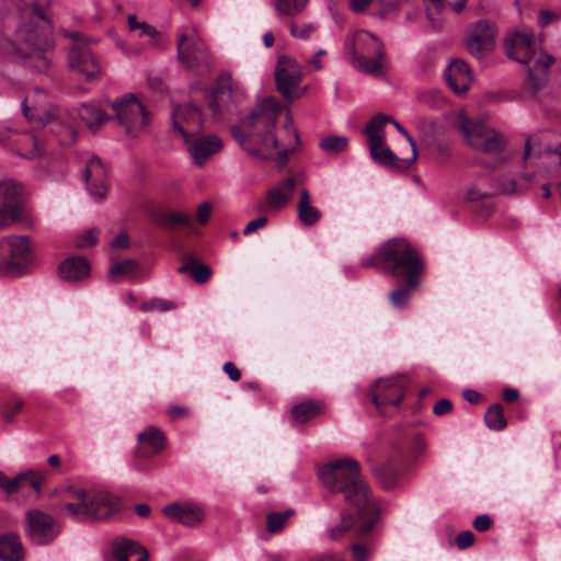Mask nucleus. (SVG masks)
Here are the masks:
<instances>
[{
	"label": "nucleus",
	"instance_id": "72a5a7b5",
	"mask_svg": "<svg viewBox=\"0 0 561 561\" xmlns=\"http://www.w3.org/2000/svg\"><path fill=\"white\" fill-rule=\"evenodd\" d=\"M138 440L141 445L149 448L147 455H153L164 448L165 437L159 428L149 426L138 434Z\"/></svg>",
	"mask_w": 561,
	"mask_h": 561
},
{
	"label": "nucleus",
	"instance_id": "c85d7f7f",
	"mask_svg": "<svg viewBox=\"0 0 561 561\" xmlns=\"http://www.w3.org/2000/svg\"><path fill=\"white\" fill-rule=\"evenodd\" d=\"M297 216L300 224L306 227L314 226L322 217L321 210L313 206L310 193L307 188L300 191L297 204Z\"/></svg>",
	"mask_w": 561,
	"mask_h": 561
},
{
	"label": "nucleus",
	"instance_id": "864d4df0",
	"mask_svg": "<svg viewBox=\"0 0 561 561\" xmlns=\"http://www.w3.org/2000/svg\"><path fill=\"white\" fill-rule=\"evenodd\" d=\"M474 542V536L470 530H463L456 537L457 547L461 550L471 547Z\"/></svg>",
	"mask_w": 561,
	"mask_h": 561
},
{
	"label": "nucleus",
	"instance_id": "49530a36",
	"mask_svg": "<svg viewBox=\"0 0 561 561\" xmlns=\"http://www.w3.org/2000/svg\"><path fill=\"white\" fill-rule=\"evenodd\" d=\"M294 514L293 510H287L285 512H276V513H270L266 517V528L268 533L275 534L280 531L286 522Z\"/></svg>",
	"mask_w": 561,
	"mask_h": 561
},
{
	"label": "nucleus",
	"instance_id": "0e129e2a",
	"mask_svg": "<svg viewBox=\"0 0 561 561\" xmlns=\"http://www.w3.org/2000/svg\"><path fill=\"white\" fill-rule=\"evenodd\" d=\"M112 245L115 248H123V249L128 248V245H129L128 236L126 233H121V234L116 236L112 241Z\"/></svg>",
	"mask_w": 561,
	"mask_h": 561
},
{
	"label": "nucleus",
	"instance_id": "3c124183",
	"mask_svg": "<svg viewBox=\"0 0 561 561\" xmlns=\"http://www.w3.org/2000/svg\"><path fill=\"white\" fill-rule=\"evenodd\" d=\"M390 119L387 121V123H391L394 128L401 134L403 135L409 145L411 146V149H412V157L409 159V160H405V165H410L412 162L415 161L416 159V154H417V151H416V144H415V140L413 139V137L407 131V129L399 123L397 122L396 119H393L391 116H389Z\"/></svg>",
	"mask_w": 561,
	"mask_h": 561
},
{
	"label": "nucleus",
	"instance_id": "0eeeda50",
	"mask_svg": "<svg viewBox=\"0 0 561 561\" xmlns=\"http://www.w3.org/2000/svg\"><path fill=\"white\" fill-rule=\"evenodd\" d=\"M24 116L47 127L61 146H71L77 140V130L71 113L58 107L43 108L34 104L30 96L22 102Z\"/></svg>",
	"mask_w": 561,
	"mask_h": 561
},
{
	"label": "nucleus",
	"instance_id": "de8ad7c7",
	"mask_svg": "<svg viewBox=\"0 0 561 561\" xmlns=\"http://www.w3.org/2000/svg\"><path fill=\"white\" fill-rule=\"evenodd\" d=\"M140 309L142 311H156L157 310V311L165 312V311L175 309V304L172 301L165 300V299L153 298V299L145 302L140 307Z\"/></svg>",
	"mask_w": 561,
	"mask_h": 561
},
{
	"label": "nucleus",
	"instance_id": "a211bd4d",
	"mask_svg": "<svg viewBox=\"0 0 561 561\" xmlns=\"http://www.w3.org/2000/svg\"><path fill=\"white\" fill-rule=\"evenodd\" d=\"M373 403L385 414L388 407H398L404 396L403 380L398 377L378 379L370 389Z\"/></svg>",
	"mask_w": 561,
	"mask_h": 561
},
{
	"label": "nucleus",
	"instance_id": "bb28decb",
	"mask_svg": "<svg viewBox=\"0 0 561 561\" xmlns=\"http://www.w3.org/2000/svg\"><path fill=\"white\" fill-rule=\"evenodd\" d=\"M90 274V265L82 256H71L58 266V275L65 282H79Z\"/></svg>",
	"mask_w": 561,
	"mask_h": 561
},
{
	"label": "nucleus",
	"instance_id": "7c9ffc66",
	"mask_svg": "<svg viewBox=\"0 0 561 561\" xmlns=\"http://www.w3.org/2000/svg\"><path fill=\"white\" fill-rule=\"evenodd\" d=\"M24 554L23 545L16 535L0 536V561H22Z\"/></svg>",
	"mask_w": 561,
	"mask_h": 561
},
{
	"label": "nucleus",
	"instance_id": "f704fd0d",
	"mask_svg": "<svg viewBox=\"0 0 561 561\" xmlns=\"http://www.w3.org/2000/svg\"><path fill=\"white\" fill-rule=\"evenodd\" d=\"M322 412V404L314 401H304L291 409V417L298 424L307 423Z\"/></svg>",
	"mask_w": 561,
	"mask_h": 561
},
{
	"label": "nucleus",
	"instance_id": "c9c22d12",
	"mask_svg": "<svg viewBox=\"0 0 561 561\" xmlns=\"http://www.w3.org/2000/svg\"><path fill=\"white\" fill-rule=\"evenodd\" d=\"M376 474L383 489L393 490L400 486L403 471L390 463H386L376 470Z\"/></svg>",
	"mask_w": 561,
	"mask_h": 561
},
{
	"label": "nucleus",
	"instance_id": "4c0bfd02",
	"mask_svg": "<svg viewBox=\"0 0 561 561\" xmlns=\"http://www.w3.org/2000/svg\"><path fill=\"white\" fill-rule=\"evenodd\" d=\"M542 153H547V154L558 153V156H559L558 162H559V164H561V149L558 150L557 148L541 144L540 139L536 136L530 137L526 140L525 151H524L525 159H529L534 154L540 156Z\"/></svg>",
	"mask_w": 561,
	"mask_h": 561
},
{
	"label": "nucleus",
	"instance_id": "f257e3e1",
	"mask_svg": "<svg viewBox=\"0 0 561 561\" xmlns=\"http://www.w3.org/2000/svg\"><path fill=\"white\" fill-rule=\"evenodd\" d=\"M318 477L325 488L343 493L348 508L357 514L360 522L358 535L370 533L378 520V507L359 473L358 463L351 458L334 460L320 467Z\"/></svg>",
	"mask_w": 561,
	"mask_h": 561
},
{
	"label": "nucleus",
	"instance_id": "7ed1b4c3",
	"mask_svg": "<svg viewBox=\"0 0 561 561\" xmlns=\"http://www.w3.org/2000/svg\"><path fill=\"white\" fill-rule=\"evenodd\" d=\"M374 260H379L387 271L404 280L405 286L392 291L389 298L394 308L405 307L411 293L419 285V277L423 268L415 249L404 239H392L380 248Z\"/></svg>",
	"mask_w": 561,
	"mask_h": 561
},
{
	"label": "nucleus",
	"instance_id": "a18cd8bd",
	"mask_svg": "<svg viewBox=\"0 0 561 561\" xmlns=\"http://www.w3.org/2000/svg\"><path fill=\"white\" fill-rule=\"evenodd\" d=\"M137 268V262L134 260H124L115 262L111 265L108 271V278L116 282L122 276L131 275Z\"/></svg>",
	"mask_w": 561,
	"mask_h": 561
},
{
	"label": "nucleus",
	"instance_id": "5fc2aeb1",
	"mask_svg": "<svg viewBox=\"0 0 561 561\" xmlns=\"http://www.w3.org/2000/svg\"><path fill=\"white\" fill-rule=\"evenodd\" d=\"M211 204L208 202L202 203L196 211V219L201 225H206L211 215Z\"/></svg>",
	"mask_w": 561,
	"mask_h": 561
},
{
	"label": "nucleus",
	"instance_id": "69168bd1",
	"mask_svg": "<svg viewBox=\"0 0 561 561\" xmlns=\"http://www.w3.org/2000/svg\"><path fill=\"white\" fill-rule=\"evenodd\" d=\"M10 479L2 471H0V490L7 495L10 496Z\"/></svg>",
	"mask_w": 561,
	"mask_h": 561
},
{
	"label": "nucleus",
	"instance_id": "37998d69",
	"mask_svg": "<svg viewBox=\"0 0 561 561\" xmlns=\"http://www.w3.org/2000/svg\"><path fill=\"white\" fill-rule=\"evenodd\" d=\"M485 425L492 431H501L506 426L503 408L500 404L490 407L484 415Z\"/></svg>",
	"mask_w": 561,
	"mask_h": 561
},
{
	"label": "nucleus",
	"instance_id": "a19ab883",
	"mask_svg": "<svg viewBox=\"0 0 561 561\" xmlns=\"http://www.w3.org/2000/svg\"><path fill=\"white\" fill-rule=\"evenodd\" d=\"M354 525L355 520L353 516L350 513L344 512L337 524L328 527L327 536L331 540H336L343 537L351 528L354 527Z\"/></svg>",
	"mask_w": 561,
	"mask_h": 561
},
{
	"label": "nucleus",
	"instance_id": "13d9d810",
	"mask_svg": "<svg viewBox=\"0 0 561 561\" xmlns=\"http://www.w3.org/2000/svg\"><path fill=\"white\" fill-rule=\"evenodd\" d=\"M453 410L451 401L448 399L439 400L433 408V413L437 416L445 415Z\"/></svg>",
	"mask_w": 561,
	"mask_h": 561
},
{
	"label": "nucleus",
	"instance_id": "ea45409f",
	"mask_svg": "<svg viewBox=\"0 0 561 561\" xmlns=\"http://www.w3.org/2000/svg\"><path fill=\"white\" fill-rule=\"evenodd\" d=\"M275 9L282 16H295L304 11L308 0H274Z\"/></svg>",
	"mask_w": 561,
	"mask_h": 561
},
{
	"label": "nucleus",
	"instance_id": "603ef678",
	"mask_svg": "<svg viewBox=\"0 0 561 561\" xmlns=\"http://www.w3.org/2000/svg\"><path fill=\"white\" fill-rule=\"evenodd\" d=\"M353 561H366L371 549L363 543H354L351 547Z\"/></svg>",
	"mask_w": 561,
	"mask_h": 561
},
{
	"label": "nucleus",
	"instance_id": "423d86ee",
	"mask_svg": "<svg viewBox=\"0 0 561 561\" xmlns=\"http://www.w3.org/2000/svg\"><path fill=\"white\" fill-rule=\"evenodd\" d=\"M352 65L359 71L380 77L385 72L387 55L383 43L374 34L359 30L347 39Z\"/></svg>",
	"mask_w": 561,
	"mask_h": 561
},
{
	"label": "nucleus",
	"instance_id": "6e6d98bb",
	"mask_svg": "<svg viewBox=\"0 0 561 561\" xmlns=\"http://www.w3.org/2000/svg\"><path fill=\"white\" fill-rule=\"evenodd\" d=\"M98 242V230L91 229L87 231L80 239L78 245L80 248L92 247Z\"/></svg>",
	"mask_w": 561,
	"mask_h": 561
},
{
	"label": "nucleus",
	"instance_id": "2eb2a0df",
	"mask_svg": "<svg viewBox=\"0 0 561 561\" xmlns=\"http://www.w3.org/2000/svg\"><path fill=\"white\" fill-rule=\"evenodd\" d=\"M176 50L179 60L190 68L207 61L208 58L206 44L195 25H188L179 31Z\"/></svg>",
	"mask_w": 561,
	"mask_h": 561
},
{
	"label": "nucleus",
	"instance_id": "39448f33",
	"mask_svg": "<svg viewBox=\"0 0 561 561\" xmlns=\"http://www.w3.org/2000/svg\"><path fill=\"white\" fill-rule=\"evenodd\" d=\"M66 510L79 520L106 519L119 510V500L105 491L69 489L65 493Z\"/></svg>",
	"mask_w": 561,
	"mask_h": 561
},
{
	"label": "nucleus",
	"instance_id": "c03bdc74",
	"mask_svg": "<svg viewBox=\"0 0 561 561\" xmlns=\"http://www.w3.org/2000/svg\"><path fill=\"white\" fill-rule=\"evenodd\" d=\"M178 271L181 274L190 272L194 280L198 284L207 282L211 274L209 266L195 262L183 264Z\"/></svg>",
	"mask_w": 561,
	"mask_h": 561
},
{
	"label": "nucleus",
	"instance_id": "4468645a",
	"mask_svg": "<svg viewBox=\"0 0 561 561\" xmlns=\"http://www.w3.org/2000/svg\"><path fill=\"white\" fill-rule=\"evenodd\" d=\"M302 68L297 60L289 56H279L275 67L277 91L284 100L293 102L299 99L305 90L299 89L302 79Z\"/></svg>",
	"mask_w": 561,
	"mask_h": 561
},
{
	"label": "nucleus",
	"instance_id": "5701e85b",
	"mask_svg": "<svg viewBox=\"0 0 561 561\" xmlns=\"http://www.w3.org/2000/svg\"><path fill=\"white\" fill-rule=\"evenodd\" d=\"M183 142L186 145L193 162L198 167H203L224 146L217 135H202V133Z\"/></svg>",
	"mask_w": 561,
	"mask_h": 561
},
{
	"label": "nucleus",
	"instance_id": "774afa93",
	"mask_svg": "<svg viewBox=\"0 0 561 561\" xmlns=\"http://www.w3.org/2000/svg\"><path fill=\"white\" fill-rule=\"evenodd\" d=\"M519 397V392L518 390L516 389H513V388H506L504 391H503V398L505 401L507 402H513L515 400H517Z\"/></svg>",
	"mask_w": 561,
	"mask_h": 561
},
{
	"label": "nucleus",
	"instance_id": "f8f14e48",
	"mask_svg": "<svg viewBox=\"0 0 561 561\" xmlns=\"http://www.w3.org/2000/svg\"><path fill=\"white\" fill-rule=\"evenodd\" d=\"M32 261L27 237L10 236L0 241V273L16 274Z\"/></svg>",
	"mask_w": 561,
	"mask_h": 561
},
{
	"label": "nucleus",
	"instance_id": "9b49d317",
	"mask_svg": "<svg viewBox=\"0 0 561 561\" xmlns=\"http://www.w3.org/2000/svg\"><path fill=\"white\" fill-rule=\"evenodd\" d=\"M389 119V115L378 114L365 128L370 158L379 165L399 169L400 164H403V168H408L404 162L407 159H399L386 144L383 127Z\"/></svg>",
	"mask_w": 561,
	"mask_h": 561
},
{
	"label": "nucleus",
	"instance_id": "393cba45",
	"mask_svg": "<svg viewBox=\"0 0 561 561\" xmlns=\"http://www.w3.org/2000/svg\"><path fill=\"white\" fill-rule=\"evenodd\" d=\"M106 170L99 158H91L88 160L84 170V180L87 183L88 193L101 201L105 197L107 187L105 184Z\"/></svg>",
	"mask_w": 561,
	"mask_h": 561
},
{
	"label": "nucleus",
	"instance_id": "f03ea898",
	"mask_svg": "<svg viewBox=\"0 0 561 561\" xmlns=\"http://www.w3.org/2000/svg\"><path fill=\"white\" fill-rule=\"evenodd\" d=\"M280 112L277 99L265 98L242 118L240 126L232 127V136L249 154L267 160L278 149L273 130Z\"/></svg>",
	"mask_w": 561,
	"mask_h": 561
},
{
	"label": "nucleus",
	"instance_id": "dca6fc26",
	"mask_svg": "<svg viewBox=\"0 0 561 561\" xmlns=\"http://www.w3.org/2000/svg\"><path fill=\"white\" fill-rule=\"evenodd\" d=\"M0 145L25 159L38 158L43 152L39 138L35 134L5 126H0Z\"/></svg>",
	"mask_w": 561,
	"mask_h": 561
},
{
	"label": "nucleus",
	"instance_id": "2f4dec72",
	"mask_svg": "<svg viewBox=\"0 0 561 561\" xmlns=\"http://www.w3.org/2000/svg\"><path fill=\"white\" fill-rule=\"evenodd\" d=\"M44 480L45 476L42 471L31 469L22 471L10 479V496L14 494L23 483H28L36 493H39Z\"/></svg>",
	"mask_w": 561,
	"mask_h": 561
},
{
	"label": "nucleus",
	"instance_id": "4be33fe9",
	"mask_svg": "<svg viewBox=\"0 0 561 561\" xmlns=\"http://www.w3.org/2000/svg\"><path fill=\"white\" fill-rule=\"evenodd\" d=\"M162 513L171 520L186 527H196L206 517L205 508L192 502H175L162 508Z\"/></svg>",
	"mask_w": 561,
	"mask_h": 561
},
{
	"label": "nucleus",
	"instance_id": "a878e982",
	"mask_svg": "<svg viewBox=\"0 0 561 561\" xmlns=\"http://www.w3.org/2000/svg\"><path fill=\"white\" fill-rule=\"evenodd\" d=\"M446 79L449 87L457 94L467 92L472 81L468 65L462 60L451 61L446 69Z\"/></svg>",
	"mask_w": 561,
	"mask_h": 561
},
{
	"label": "nucleus",
	"instance_id": "c756f323",
	"mask_svg": "<svg viewBox=\"0 0 561 561\" xmlns=\"http://www.w3.org/2000/svg\"><path fill=\"white\" fill-rule=\"evenodd\" d=\"M232 79L230 75L222 73L219 76L216 91L211 94L209 107L215 117H219L222 112L221 103L231 101Z\"/></svg>",
	"mask_w": 561,
	"mask_h": 561
},
{
	"label": "nucleus",
	"instance_id": "cd10ccee",
	"mask_svg": "<svg viewBox=\"0 0 561 561\" xmlns=\"http://www.w3.org/2000/svg\"><path fill=\"white\" fill-rule=\"evenodd\" d=\"M112 552L116 561H147L148 554L136 541L117 538L112 543Z\"/></svg>",
	"mask_w": 561,
	"mask_h": 561
},
{
	"label": "nucleus",
	"instance_id": "052dcab7",
	"mask_svg": "<svg viewBox=\"0 0 561 561\" xmlns=\"http://www.w3.org/2000/svg\"><path fill=\"white\" fill-rule=\"evenodd\" d=\"M557 20V14L552 11L542 10L538 16L537 23L540 27H545Z\"/></svg>",
	"mask_w": 561,
	"mask_h": 561
},
{
	"label": "nucleus",
	"instance_id": "09e8293b",
	"mask_svg": "<svg viewBox=\"0 0 561 561\" xmlns=\"http://www.w3.org/2000/svg\"><path fill=\"white\" fill-rule=\"evenodd\" d=\"M316 31V26L312 23H291L289 26L290 35L306 39Z\"/></svg>",
	"mask_w": 561,
	"mask_h": 561
},
{
	"label": "nucleus",
	"instance_id": "9d476101",
	"mask_svg": "<svg viewBox=\"0 0 561 561\" xmlns=\"http://www.w3.org/2000/svg\"><path fill=\"white\" fill-rule=\"evenodd\" d=\"M108 105L128 137L136 138L147 130L150 114L134 94H125L115 101H110Z\"/></svg>",
	"mask_w": 561,
	"mask_h": 561
},
{
	"label": "nucleus",
	"instance_id": "ddd939ff",
	"mask_svg": "<svg viewBox=\"0 0 561 561\" xmlns=\"http://www.w3.org/2000/svg\"><path fill=\"white\" fill-rule=\"evenodd\" d=\"M22 196V184L0 174V229L10 227L21 219Z\"/></svg>",
	"mask_w": 561,
	"mask_h": 561
},
{
	"label": "nucleus",
	"instance_id": "338daca9",
	"mask_svg": "<svg viewBox=\"0 0 561 561\" xmlns=\"http://www.w3.org/2000/svg\"><path fill=\"white\" fill-rule=\"evenodd\" d=\"M462 396L469 403H477L480 400V393L472 389H466Z\"/></svg>",
	"mask_w": 561,
	"mask_h": 561
},
{
	"label": "nucleus",
	"instance_id": "680f3d73",
	"mask_svg": "<svg viewBox=\"0 0 561 561\" xmlns=\"http://www.w3.org/2000/svg\"><path fill=\"white\" fill-rule=\"evenodd\" d=\"M222 369L232 381H238L241 378L240 370L231 362L225 363Z\"/></svg>",
	"mask_w": 561,
	"mask_h": 561
},
{
	"label": "nucleus",
	"instance_id": "20e7f679",
	"mask_svg": "<svg viewBox=\"0 0 561 561\" xmlns=\"http://www.w3.org/2000/svg\"><path fill=\"white\" fill-rule=\"evenodd\" d=\"M505 49L510 59L527 67L528 83L534 89L545 84L547 71L553 62V57L538 46L531 32L518 30L507 35Z\"/></svg>",
	"mask_w": 561,
	"mask_h": 561
},
{
	"label": "nucleus",
	"instance_id": "b1692460",
	"mask_svg": "<svg viewBox=\"0 0 561 561\" xmlns=\"http://www.w3.org/2000/svg\"><path fill=\"white\" fill-rule=\"evenodd\" d=\"M296 182L293 178L283 180L266 192L265 201L259 205L261 211H277L285 208L293 198Z\"/></svg>",
	"mask_w": 561,
	"mask_h": 561
},
{
	"label": "nucleus",
	"instance_id": "473e14b6",
	"mask_svg": "<svg viewBox=\"0 0 561 561\" xmlns=\"http://www.w3.org/2000/svg\"><path fill=\"white\" fill-rule=\"evenodd\" d=\"M79 116L92 130H96L105 121L111 118L94 103L82 104L79 108Z\"/></svg>",
	"mask_w": 561,
	"mask_h": 561
},
{
	"label": "nucleus",
	"instance_id": "bf43d9fd",
	"mask_svg": "<svg viewBox=\"0 0 561 561\" xmlns=\"http://www.w3.org/2000/svg\"><path fill=\"white\" fill-rule=\"evenodd\" d=\"M473 527L476 530L478 531H485L490 528L491 526V518L489 515H479L474 518L473 520Z\"/></svg>",
	"mask_w": 561,
	"mask_h": 561
},
{
	"label": "nucleus",
	"instance_id": "412c9836",
	"mask_svg": "<svg viewBox=\"0 0 561 561\" xmlns=\"http://www.w3.org/2000/svg\"><path fill=\"white\" fill-rule=\"evenodd\" d=\"M495 28L488 21H478L470 27L467 39V49L477 59H482L485 53L492 50Z\"/></svg>",
	"mask_w": 561,
	"mask_h": 561
},
{
	"label": "nucleus",
	"instance_id": "79ce46f5",
	"mask_svg": "<svg viewBox=\"0 0 561 561\" xmlns=\"http://www.w3.org/2000/svg\"><path fill=\"white\" fill-rule=\"evenodd\" d=\"M157 222L165 228H174L176 226L188 227L192 225V218L187 214L173 211L159 215Z\"/></svg>",
	"mask_w": 561,
	"mask_h": 561
},
{
	"label": "nucleus",
	"instance_id": "aec40b11",
	"mask_svg": "<svg viewBox=\"0 0 561 561\" xmlns=\"http://www.w3.org/2000/svg\"><path fill=\"white\" fill-rule=\"evenodd\" d=\"M26 520L28 537L36 545L50 542L59 531L55 519L42 511H30L26 514Z\"/></svg>",
	"mask_w": 561,
	"mask_h": 561
},
{
	"label": "nucleus",
	"instance_id": "1a4fd4ad",
	"mask_svg": "<svg viewBox=\"0 0 561 561\" xmlns=\"http://www.w3.org/2000/svg\"><path fill=\"white\" fill-rule=\"evenodd\" d=\"M458 128L469 146L476 150L484 153H499L504 150L505 140L500 133L482 121L469 118L463 112L459 114Z\"/></svg>",
	"mask_w": 561,
	"mask_h": 561
},
{
	"label": "nucleus",
	"instance_id": "f3484780",
	"mask_svg": "<svg viewBox=\"0 0 561 561\" xmlns=\"http://www.w3.org/2000/svg\"><path fill=\"white\" fill-rule=\"evenodd\" d=\"M172 127L175 135L183 141L202 133L203 119L199 110L192 104H182L172 111Z\"/></svg>",
	"mask_w": 561,
	"mask_h": 561
},
{
	"label": "nucleus",
	"instance_id": "58836bf2",
	"mask_svg": "<svg viewBox=\"0 0 561 561\" xmlns=\"http://www.w3.org/2000/svg\"><path fill=\"white\" fill-rule=\"evenodd\" d=\"M348 146V139L344 136L330 135L322 138L319 147L328 154H339Z\"/></svg>",
	"mask_w": 561,
	"mask_h": 561
},
{
	"label": "nucleus",
	"instance_id": "6e6552de",
	"mask_svg": "<svg viewBox=\"0 0 561 561\" xmlns=\"http://www.w3.org/2000/svg\"><path fill=\"white\" fill-rule=\"evenodd\" d=\"M25 15L28 18L27 22H22L16 30L18 49L25 54L30 60H38L43 62V68L46 67L44 53L51 47V39L48 34L47 27L38 25L47 24L44 16L36 10H26ZM42 69V66H37Z\"/></svg>",
	"mask_w": 561,
	"mask_h": 561
},
{
	"label": "nucleus",
	"instance_id": "8fccbe9b",
	"mask_svg": "<svg viewBox=\"0 0 561 561\" xmlns=\"http://www.w3.org/2000/svg\"><path fill=\"white\" fill-rule=\"evenodd\" d=\"M23 407L24 401L22 399H14L12 407L8 403L0 409V415L7 423H12L15 414L19 413Z\"/></svg>",
	"mask_w": 561,
	"mask_h": 561
},
{
	"label": "nucleus",
	"instance_id": "e433bc0d",
	"mask_svg": "<svg viewBox=\"0 0 561 561\" xmlns=\"http://www.w3.org/2000/svg\"><path fill=\"white\" fill-rule=\"evenodd\" d=\"M127 24L130 31H139L140 36H147L152 46L158 47L162 45L159 32L145 21H138L135 14H129L127 16Z\"/></svg>",
	"mask_w": 561,
	"mask_h": 561
},
{
	"label": "nucleus",
	"instance_id": "6ab92c4d",
	"mask_svg": "<svg viewBox=\"0 0 561 561\" xmlns=\"http://www.w3.org/2000/svg\"><path fill=\"white\" fill-rule=\"evenodd\" d=\"M68 62L70 69L83 77L88 82H98L102 77V69L99 61L82 43H76L70 48Z\"/></svg>",
	"mask_w": 561,
	"mask_h": 561
},
{
	"label": "nucleus",
	"instance_id": "e2e57ef3",
	"mask_svg": "<svg viewBox=\"0 0 561 561\" xmlns=\"http://www.w3.org/2000/svg\"><path fill=\"white\" fill-rule=\"evenodd\" d=\"M327 51L324 49H319L316 55L309 60L310 66L316 70L319 71L322 69V62L320 61V57L324 56Z\"/></svg>",
	"mask_w": 561,
	"mask_h": 561
},
{
	"label": "nucleus",
	"instance_id": "4d7b16f0",
	"mask_svg": "<svg viewBox=\"0 0 561 561\" xmlns=\"http://www.w3.org/2000/svg\"><path fill=\"white\" fill-rule=\"evenodd\" d=\"M266 224H267V218L266 217H259V218H256L254 220H251L244 227L243 234L249 236L252 232H254L255 230H257L259 228L265 227Z\"/></svg>",
	"mask_w": 561,
	"mask_h": 561
}]
</instances>
